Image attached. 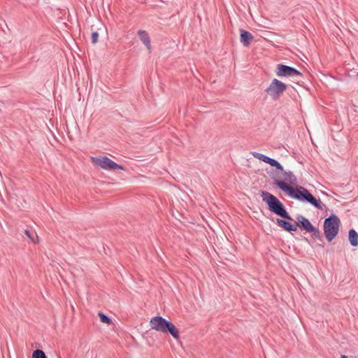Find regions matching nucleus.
Here are the masks:
<instances>
[{
  "mask_svg": "<svg viewBox=\"0 0 358 358\" xmlns=\"http://www.w3.org/2000/svg\"><path fill=\"white\" fill-rule=\"evenodd\" d=\"M150 326L157 331L170 334L177 341L180 339L179 331L175 324L162 316L152 317L150 320Z\"/></svg>",
  "mask_w": 358,
  "mask_h": 358,
  "instance_id": "20e7f679",
  "label": "nucleus"
},
{
  "mask_svg": "<svg viewBox=\"0 0 358 358\" xmlns=\"http://www.w3.org/2000/svg\"><path fill=\"white\" fill-rule=\"evenodd\" d=\"M348 240L350 245L353 247L358 245V233L354 229H350L348 231Z\"/></svg>",
  "mask_w": 358,
  "mask_h": 358,
  "instance_id": "9b49d317",
  "label": "nucleus"
},
{
  "mask_svg": "<svg viewBox=\"0 0 358 358\" xmlns=\"http://www.w3.org/2000/svg\"><path fill=\"white\" fill-rule=\"evenodd\" d=\"M275 73L278 77H294L296 76H302L303 73L294 67L283 64H278L276 66Z\"/></svg>",
  "mask_w": 358,
  "mask_h": 358,
  "instance_id": "6e6552de",
  "label": "nucleus"
},
{
  "mask_svg": "<svg viewBox=\"0 0 358 358\" xmlns=\"http://www.w3.org/2000/svg\"><path fill=\"white\" fill-rule=\"evenodd\" d=\"M92 162L94 165L107 171L125 169V167L123 165L117 164L106 156L92 157Z\"/></svg>",
  "mask_w": 358,
  "mask_h": 358,
  "instance_id": "0eeeda50",
  "label": "nucleus"
},
{
  "mask_svg": "<svg viewBox=\"0 0 358 358\" xmlns=\"http://www.w3.org/2000/svg\"><path fill=\"white\" fill-rule=\"evenodd\" d=\"M321 192H322V194H324V195H327V196L328 195V194H327V192H325L322 191Z\"/></svg>",
  "mask_w": 358,
  "mask_h": 358,
  "instance_id": "412c9836",
  "label": "nucleus"
},
{
  "mask_svg": "<svg viewBox=\"0 0 358 358\" xmlns=\"http://www.w3.org/2000/svg\"><path fill=\"white\" fill-rule=\"evenodd\" d=\"M273 184L290 198L310 203L319 210H323L324 204L320 199L314 196L306 188L298 185L293 186L286 181L278 178L274 179Z\"/></svg>",
  "mask_w": 358,
  "mask_h": 358,
  "instance_id": "f257e3e1",
  "label": "nucleus"
},
{
  "mask_svg": "<svg viewBox=\"0 0 358 358\" xmlns=\"http://www.w3.org/2000/svg\"><path fill=\"white\" fill-rule=\"evenodd\" d=\"M98 316L99 317L100 321L101 322L107 324L108 325L113 324L112 319L103 313L99 311L98 313Z\"/></svg>",
  "mask_w": 358,
  "mask_h": 358,
  "instance_id": "2eb2a0df",
  "label": "nucleus"
},
{
  "mask_svg": "<svg viewBox=\"0 0 358 358\" xmlns=\"http://www.w3.org/2000/svg\"><path fill=\"white\" fill-rule=\"evenodd\" d=\"M31 358H48L45 353L40 349L33 351Z\"/></svg>",
  "mask_w": 358,
  "mask_h": 358,
  "instance_id": "f3484780",
  "label": "nucleus"
},
{
  "mask_svg": "<svg viewBox=\"0 0 358 358\" xmlns=\"http://www.w3.org/2000/svg\"><path fill=\"white\" fill-rule=\"evenodd\" d=\"M24 234L34 243L35 242L34 236H36L37 239H38V237L36 236V234H35L34 232H31L29 229H25Z\"/></svg>",
  "mask_w": 358,
  "mask_h": 358,
  "instance_id": "a211bd4d",
  "label": "nucleus"
},
{
  "mask_svg": "<svg viewBox=\"0 0 358 358\" xmlns=\"http://www.w3.org/2000/svg\"><path fill=\"white\" fill-rule=\"evenodd\" d=\"M138 35L139 36L140 40L141 42L145 45L146 48L149 50V52L151 51V44H150V38L145 30H138Z\"/></svg>",
  "mask_w": 358,
  "mask_h": 358,
  "instance_id": "9d476101",
  "label": "nucleus"
},
{
  "mask_svg": "<svg viewBox=\"0 0 358 358\" xmlns=\"http://www.w3.org/2000/svg\"><path fill=\"white\" fill-rule=\"evenodd\" d=\"M341 220L334 213L325 218L323 224L324 234L328 242H331L338 235Z\"/></svg>",
  "mask_w": 358,
  "mask_h": 358,
  "instance_id": "39448f33",
  "label": "nucleus"
},
{
  "mask_svg": "<svg viewBox=\"0 0 358 358\" xmlns=\"http://www.w3.org/2000/svg\"><path fill=\"white\" fill-rule=\"evenodd\" d=\"M303 240L309 243V241H308V239L307 238L303 237Z\"/></svg>",
  "mask_w": 358,
  "mask_h": 358,
  "instance_id": "aec40b11",
  "label": "nucleus"
},
{
  "mask_svg": "<svg viewBox=\"0 0 358 358\" xmlns=\"http://www.w3.org/2000/svg\"><path fill=\"white\" fill-rule=\"evenodd\" d=\"M251 154L255 158H256L262 162H264V163L268 164H270L271 161L273 159V158H271L264 154H262V153H259L257 152H252Z\"/></svg>",
  "mask_w": 358,
  "mask_h": 358,
  "instance_id": "f8f14e48",
  "label": "nucleus"
},
{
  "mask_svg": "<svg viewBox=\"0 0 358 358\" xmlns=\"http://www.w3.org/2000/svg\"><path fill=\"white\" fill-rule=\"evenodd\" d=\"M296 221H294L292 223V222L294 221L292 217V220H282L281 218H276L275 222L284 231L289 232L291 234H292L293 232L296 231L297 228H299L301 231L310 233L313 238L317 239L321 241L323 240L322 234L319 229L314 227L308 218L302 215L298 214L296 216Z\"/></svg>",
  "mask_w": 358,
  "mask_h": 358,
  "instance_id": "f03ea898",
  "label": "nucleus"
},
{
  "mask_svg": "<svg viewBox=\"0 0 358 358\" xmlns=\"http://www.w3.org/2000/svg\"><path fill=\"white\" fill-rule=\"evenodd\" d=\"M259 195L262 198V201L266 204L267 208L270 212L280 217L282 220H292V216L278 198L265 190H260Z\"/></svg>",
  "mask_w": 358,
  "mask_h": 358,
  "instance_id": "7ed1b4c3",
  "label": "nucleus"
},
{
  "mask_svg": "<svg viewBox=\"0 0 358 358\" xmlns=\"http://www.w3.org/2000/svg\"><path fill=\"white\" fill-rule=\"evenodd\" d=\"M253 39L254 36L250 31L240 29V42L245 47H248Z\"/></svg>",
  "mask_w": 358,
  "mask_h": 358,
  "instance_id": "1a4fd4ad",
  "label": "nucleus"
},
{
  "mask_svg": "<svg viewBox=\"0 0 358 358\" xmlns=\"http://www.w3.org/2000/svg\"><path fill=\"white\" fill-rule=\"evenodd\" d=\"M269 165L275 169V172L284 173L285 171L281 164L275 159H272Z\"/></svg>",
  "mask_w": 358,
  "mask_h": 358,
  "instance_id": "4468645a",
  "label": "nucleus"
},
{
  "mask_svg": "<svg viewBox=\"0 0 358 358\" xmlns=\"http://www.w3.org/2000/svg\"><path fill=\"white\" fill-rule=\"evenodd\" d=\"M341 358H348V356L342 355Z\"/></svg>",
  "mask_w": 358,
  "mask_h": 358,
  "instance_id": "6ab92c4d",
  "label": "nucleus"
},
{
  "mask_svg": "<svg viewBox=\"0 0 358 358\" xmlns=\"http://www.w3.org/2000/svg\"><path fill=\"white\" fill-rule=\"evenodd\" d=\"M94 25H92L91 27L92 29V34H91V42L92 44H96L98 42V38L99 36V34L98 30H99V28H97L96 30L94 29Z\"/></svg>",
  "mask_w": 358,
  "mask_h": 358,
  "instance_id": "dca6fc26",
  "label": "nucleus"
},
{
  "mask_svg": "<svg viewBox=\"0 0 358 358\" xmlns=\"http://www.w3.org/2000/svg\"><path fill=\"white\" fill-rule=\"evenodd\" d=\"M284 174V176H285V181L287 180L289 182L288 184H290V185H295L296 182V176L294 175V173L289 171H284L283 173Z\"/></svg>",
  "mask_w": 358,
  "mask_h": 358,
  "instance_id": "ddd939ff",
  "label": "nucleus"
},
{
  "mask_svg": "<svg viewBox=\"0 0 358 358\" xmlns=\"http://www.w3.org/2000/svg\"><path fill=\"white\" fill-rule=\"evenodd\" d=\"M287 88V84L277 78H273L271 80L269 86L265 90V92L271 96L273 101H277L280 99Z\"/></svg>",
  "mask_w": 358,
  "mask_h": 358,
  "instance_id": "423d86ee",
  "label": "nucleus"
}]
</instances>
